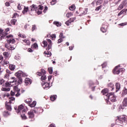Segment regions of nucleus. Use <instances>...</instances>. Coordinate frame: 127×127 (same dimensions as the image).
<instances>
[{
  "mask_svg": "<svg viewBox=\"0 0 127 127\" xmlns=\"http://www.w3.org/2000/svg\"><path fill=\"white\" fill-rule=\"evenodd\" d=\"M1 90L5 91V92H8V91H10V88H2Z\"/></svg>",
  "mask_w": 127,
  "mask_h": 127,
  "instance_id": "obj_35",
  "label": "nucleus"
},
{
  "mask_svg": "<svg viewBox=\"0 0 127 127\" xmlns=\"http://www.w3.org/2000/svg\"><path fill=\"white\" fill-rule=\"evenodd\" d=\"M36 106V101H33L32 104H30L31 108H34Z\"/></svg>",
  "mask_w": 127,
  "mask_h": 127,
  "instance_id": "obj_29",
  "label": "nucleus"
},
{
  "mask_svg": "<svg viewBox=\"0 0 127 127\" xmlns=\"http://www.w3.org/2000/svg\"><path fill=\"white\" fill-rule=\"evenodd\" d=\"M45 54H46L47 55H49V56H51V55H52V54H51V52L50 51H48L47 52H46V51H45L44 52Z\"/></svg>",
  "mask_w": 127,
  "mask_h": 127,
  "instance_id": "obj_42",
  "label": "nucleus"
},
{
  "mask_svg": "<svg viewBox=\"0 0 127 127\" xmlns=\"http://www.w3.org/2000/svg\"><path fill=\"white\" fill-rule=\"evenodd\" d=\"M107 66V63H104L102 64V69H104Z\"/></svg>",
  "mask_w": 127,
  "mask_h": 127,
  "instance_id": "obj_50",
  "label": "nucleus"
},
{
  "mask_svg": "<svg viewBox=\"0 0 127 127\" xmlns=\"http://www.w3.org/2000/svg\"><path fill=\"white\" fill-rule=\"evenodd\" d=\"M17 8L18 9H21V5H20V4H18V6H17Z\"/></svg>",
  "mask_w": 127,
  "mask_h": 127,
  "instance_id": "obj_63",
  "label": "nucleus"
},
{
  "mask_svg": "<svg viewBox=\"0 0 127 127\" xmlns=\"http://www.w3.org/2000/svg\"><path fill=\"white\" fill-rule=\"evenodd\" d=\"M125 3H126V1H122V3L119 6L118 9H119V10H121V9H123L124 8Z\"/></svg>",
  "mask_w": 127,
  "mask_h": 127,
  "instance_id": "obj_13",
  "label": "nucleus"
},
{
  "mask_svg": "<svg viewBox=\"0 0 127 127\" xmlns=\"http://www.w3.org/2000/svg\"><path fill=\"white\" fill-rule=\"evenodd\" d=\"M60 38H62L63 39V38H65V36H63V33H61V34H60L59 36Z\"/></svg>",
  "mask_w": 127,
  "mask_h": 127,
  "instance_id": "obj_49",
  "label": "nucleus"
},
{
  "mask_svg": "<svg viewBox=\"0 0 127 127\" xmlns=\"http://www.w3.org/2000/svg\"><path fill=\"white\" fill-rule=\"evenodd\" d=\"M36 29V25H32V31H34Z\"/></svg>",
  "mask_w": 127,
  "mask_h": 127,
  "instance_id": "obj_46",
  "label": "nucleus"
},
{
  "mask_svg": "<svg viewBox=\"0 0 127 127\" xmlns=\"http://www.w3.org/2000/svg\"><path fill=\"white\" fill-rule=\"evenodd\" d=\"M108 87H109V88H111V91H113L114 89H115V85H114V84L112 83H110L108 84Z\"/></svg>",
  "mask_w": 127,
  "mask_h": 127,
  "instance_id": "obj_21",
  "label": "nucleus"
},
{
  "mask_svg": "<svg viewBox=\"0 0 127 127\" xmlns=\"http://www.w3.org/2000/svg\"><path fill=\"white\" fill-rule=\"evenodd\" d=\"M14 100H15V98L13 97H10V100L8 103L10 104V103H11V101H14Z\"/></svg>",
  "mask_w": 127,
  "mask_h": 127,
  "instance_id": "obj_52",
  "label": "nucleus"
},
{
  "mask_svg": "<svg viewBox=\"0 0 127 127\" xmlns=\"http://www.w3.org/2000/svg\"><path fill=\"white\" fill-rule=\"evenodd\" d=\"M31 48H35V49H36L38 48V45H37L36 43H35L32 45Z\"/></svg>",
  "mask_w": 127,
  "mask_h": 127,
  "instance_id": "obj_31",
  "label": "nucleus"
},
{
  "mask_svg": "<svg viewBox=\"0 0 127 127\" xmlns=\"http://www.w3.org/2000/svg\"><path fill=\"white\" fill-rule=\"evenodd\" d=\"M106 97H107V98L106 99L107 101H109V100H110V101L113 103L117 101L116 96L114 95V93L113 92L110 93V94L106 95Z\"/></svg>",
  "mask_w": 127,
  "mask_h": 127,
  "instance_id": "obj_2",
  "label": "nucleus"
},
{
  "mask_svg": "<svg viewBox=\"0 0 127 127\" xmlns=\"http://www.w3.org/2000/svg\"><path fill=\"white\" fill-rule=\"evenodd\" d=\"M7 41L8 44H10V43L11 44H14V43H15V40L14 39H10L9 40H8Z\"/></svg>",
  "mask_w": 127,
  "mask_h": 127,
  "instance_id": "obj_17",
  "label": "nucleus"
},
{
  "mask_svg": "<svg viewBox=\"0 0 127 127\" xmlns=\"http://www.w3.org/2000/svg\"><path fill=\"white\" fill-rule=\"evenodd\" d=\"M127 94V89L126 87H124L122 92V96H126Z\"/></svg>",
  "mask_w": 127,
  "mask_h": 127,
  "instance_id": "obj_22",
  "label": "nucleus"
},
{
  "mask_svg": "<svg viewBox=\"0 0 127 127\" xmlns=\"http://www.w3.org/2000/svg\"><path fill=\"white\" fill-rule=\"evenodd\" d=\"M7 34V33H4V34H2V36L0 35L1 39H3V38H4L5 36H6Z\"/></svg>",
  "mask_w": 127,
  "mask_h": 127,
  "instance_id": "obj_41",
  "label": "nucleus"
},
{
  "mask_svg": "<svg viewBox=\"0 0 127 127\" xmlns=\"http://www.w3.org/2000/svg\"><path fill=\"white\" fill-rule=\"evenodd\" d=\"M14 109L16 112V113H19L20 112H22V113H25L26 112V109H24V106H23L22 105H20L18 107V108L14 107Z\"/></svg>",
  "mask_w": 127,
  "mask_h": 127,
  "instance_id": "obj_4",
  "label": "nucleus"
},
{
  "mask_svg": "<svg viewBox=\"0 0 127 127\" xmlns=\"http://www.w3.org/2000/svg\"><path fill=\"white\" fill-rule=\"evenodd\" d=\"M41 73H42L43 75H45L46 74V71H45V70H44V69H41Z\"/></svg>",
  "mask_w": 127,
  "mask_h": 127,
  "instance_id": "obj_44",
  "label": "nucleus"
},
{
  "mask_svg": "<svg viewBox=\"0 0 127 127\" xmlns=\"http://www.w3.org/2000/svg\"><path fill=\"white\" fill-rule=\"evenodd\" d=\"M9 104L10 103H9V102L8 103H7V102H5L6 110L10 112L11 111V106H10V104Z\"/></svg>",
  "mask_w": 127,
  "mask_h": 127,
  "instance_id": "obj_12",
  "label": "nucleus"
},
{
  "mask_svg": "<svg viewBox=\"0 0 127 127\" xmlns=\"http://www.w3.org/2000/svg\"><path fill=\"white\" fill-rule=\"evenodd\" d=\"M48 70L49 71V72L50 73V74H52V73H53V68L52 67H49L48 68Z\"/></svg>",
  "mask_w": 127,
  "mask_h": 127,
  "instance_id": "obj_34",
  "label": "nucleus"
},
{
  "mask_svg": "<svg viewBox=\"0 0 127 127\" xmlns=\"http://www.w3.org/2000/svg\"><path fill=\"white\" fill-rule=\"evenodd\" d=\"M4 65H9V62L6 60H4L3 65L4 66Z\"/></svg>",
  "mask_w": 127,
  "mask_h": 127,
  "instance_id": "obj_36",
  "label": "nucleus"
},
{
  "mask_svg": "<svg viewBox=\"0 0 127 127\" xmlns=\"http://www.w3.org/2000/svg\"><path fill=\"white\" fill-rule=\"evenodd\" d=\"M56 98H57V95H52L51 96V100L53 101L54 102V101H55Z\"/></svg>",
  "mask_w": 127,
  "mask_h": 127,
  "instance_id": "obj_28",
  "label": "nucleus"
},
{
  "mask_svg": "<svg viewBox=\"0 0 127 127\" xmlns=\"http://www.w3.org/2000/svg\"><path fill=\"white\" fill-rule=\"evenodd\" d=\"M79 10H80V12H81L82 10L83 11V12H82V13L81 14V15H83V14L85 15V14H87V12H88V8H85V9H83V8H79Z\"/></svg>",
  "mask_w": 127,
  "mask_h": 127,
  "instance_id": "obj_11",
  "label": "nucleus"
},
{
  "mask_svg": "<svg viewBox=\"0 0 127 127\" xmlns=\"http://www.w3.org/2000/svg\"><path fill=\"white\" fill-rule=\"evenodd\" d=\"M15 75L18 77V78H20V77H25V76H26V74L24 73L22 71L19 70L15 73Z\"/></svg>",
  "mask_w": 127,
  "mask_h": 127,
  "instance_id": "obj_5",
  "label": "nucleus"
},
{
  "mask_svg": "<svg viewBox=\"0 0 127 127\" xmlns=\"http://www.w3.org/2000/svg\"><path fill=\"white\" fill-rule=\"evenodd\" d=\"M30 8H31V11H33L37 9V6H36V5L35 4H33L32 6H30Z\"/></svg>",
  "mask_w": 127,
  "mask_h": 127,
  "instance_id": "obj_15",
  "label": "nucleus"
},
{
  "mask_svg": "<svg viewBox=\"0 0 127 127\" xmlns=\"http://www.w3.org/2000/svg\"><path fill=\"white\" fill-rule=\"evenodd\" d=\"M10 113H9L8 112H7V111H4L3 113V117H8V116H10Z\"/></svg>",
  "mask_w": 127,
  "mask_h": 127,
  "instance_id": "obj_24",
  "label": "nucleus"
},
{
  "mask_svg": "<svg viewBox=\"0 0 127 127\" xmlns=\"http://www.w3.org/2000/svg\"><path fill=\"white\" fill-rule=\"evenodd\" d=\"M28 116L29 119H33L34 118V113L33 110H31L28 113Z\"/></svg>",
  "mask_w": 127,
  "mask_h": 127,
  "instance_id": "obj_8",
  "label": "nucleus"
},
{
  "mask_svg": "<svg viewBox=\"0 0 127 127\" xmlns=\"http://www.w3.org/2000/svg\"><path fill=\"white\" fill-rule=\"evenodd\" d=\"M39 9L42 10V9H43V6H42L41 5H39Z\"/></svg>",
  "mask_w": 127,
  "mask_h": 127,
  "instance_id": "obj_62",
  "label": "nucleus"
},
{
  "mask_svg": "<svg viewBox=\"0 0 127 127\" xmlns=\"http://www.w3.org/2000/svg\"><path fill=\"white\" fill-rule=\"evenodd\" d=\"M25 103H26V104H30V103H31V102H32V99L29 98L27 100H25Z\"/></svg>",
  "mask_w": 127,
  "mask_h": 127,
  "instance_id": "obj_33",
  "label": "nucleus"
},
{
  "mask_svg": "<svg viewBox=\"0 0 127 127\" xmlns=\"http://www.w3.org/2000/svg\"><path fill=\"white\" fill-rule=\"evenodd\" d=\"M4 77H5V78H8V77H9V74L6 73V74L5 75Z\"/></svg>",
  "mask_w": 127,
  "mask_h": 127,
  "instance_id": "obj_64",
  "label": "nucleus"
},
{
  "mask_svg": "<svg viewBox=\"0 0 127 127\" xmlns=\"http://www.w3.org/2000/svg\"><path fill=\"white\" fill-rule=\"evenodd\" d=\"M127 9H123L122 11H121L118 14V16H120L121 15H122V14H123V13H124V12H126V13H127Z\"/></svg>",
  "mask_w": 127,
  "mask_h": 127,
  "instance_id": "obj_20",
  "label": "nucleus"
},
{
  "mask_svg": "<svg viewBox=\"0 0 127 127\" xmlns=\"http://www.w3.org/2000/svg\"><path fill=\"white\" fill-rule=\"evenodd\" d=\"M3 55L4 56L5 58H8V57H9V53L7 52H4Z\"/></svg>",
  "mask_w": 127,
  "mask_h": 127,
  "instance_id": "obj_23",
  "label": "nucleus"
},
{
  "mask_svg": "<svg viewBox=\"0 0 127 127\" xmlns=\"http://www.w3.org/2000/svg\"><path fill=\"white\" fill-rule=\"evenodd\" d=\"M41 80L42 82H44L46 80V75L45 74H43L41 77Z\"/></svg>",
  "mask_w": 127,
  "mask_h": 127,
  "instance_id": "obj_25",
  "label": "nucleus"
},
{
  "mask_svg": "<svg viewBox=\"0 0 127 127\" xmlns=\"http://www.w3.org/2000/svg\"><path fill=\"white\" fill-rule=\"evenodd\" d=\"M37 75H38V76H42L43 74L42 72H37Z\"/></svg>",
  "mask_w": 127,
  "mask_h": 127,
  "instance_id": "obj_59",
  "label": "nucleus"
},
{
  "mask_svg": "<svg viewBox=\"0 0 127 127\" xmlns=\"http://www.w3.org/2000/svg\"><path fill=\"white\" fill-rule=\"evenodd\" d=\"M13 90L15 93H17L15 96L16 97H19L20 96V94L19 93V92H20V89L18 88L17 86H14L13 87Z\"/></svg>",
  "mask_w": 127,
  "mask_h": 127,
  "instance_id": "obj_7",
  "label": "nucleus"
},
{
  "mask_svg": "<svg viewBox=\"0 0 127 127\" xmlns=\"http://www.w3.org/2000/svg\"><path fill=\"white\" fill-rule=\"evenodd\" d=\"M116 92H118V91H120V89H121V84H120V83H116Z\"/></svg>",
  "mask_w": 127,
  "mask_h": 127,
  "instance_id": "obj_16",
  "label": "nucleus"
},
{
  "mask_svg": "<svg viewBox=\"0 0 127 127\" xmlns=\"http://www.w3.org/2000/svg\"><path fill=\"white\" fill-rule=\"evenodd\" d=\"M54 24H55V25H56V26H58V27L62 25V24L59 22H54Z\"/></svg>",
  "mask_w": 127,
  "mask_h": 127,
  "instance_id": "obj_27",
  "label": "nucleus"
},
{
  "mask_svg": "<svg viewBox=\"0 0 127 127\" xmlns=\"http://www.w3.org/2000/svg\"><path fill=\"white\" fill-rule=\"evenodd\" d=\"M101 8H102V5H100V6L97 7L95 9V10H96V11H98L100 10V9H101Z\"/></svg>",
  "mask_w": 127,
  "mask_h": 127,
  "instance_id": "obj_53",
  "label": "nucleus"
},
{
  "mask_svg": "<svg viewBox=\"0 0 127 127\" xmlns=\"http://www.w3.org/2000/svg\"><path fill=\"white\" fill-rule=\"evenodd\" d=\"M9 86H10V84H9L8 82H6L5 83V87H6V88H7V87H9Z\"/></svg>",
  "mask_w": 127,
  "mask_h": 127,
  "instance_id": "obj_55",
  "label": "nucleus"
},
{
  "mask_svg": "<svg viewBox=\"0 0 127 127\" xmlns=\"http://www.w3.org/2000/svg\"><path fill=\"white\" fill-rule=\"evenodd\" d=\"M12 80H13L12 81L10 82V83H14V82H15V83H16L17 80H16V78L15 77H11Z\"/></svg>",
  "mask_w": 127,
  "mask_h": 127,
  "instance_id": "obj_45",
  "label": "nucleus"
},
{
  "mask_svg": "<svg viewBox=\"0 0 127 127\" xmlns=\"http://www.w3.org/2000/svg\"><path fill=\"white\" fill-rule=\"evenodd\" d=\"M102 4V2L100 0H98L96 2V5Z\"/></svg>",
  "mask_w": 127,
  "mask_h": 127,
  "instance_id": "obj_58",
  "label": "nucleus"
},
{
  "mask_svg": "<svg viewBox=\"0 0 127 127\" xmlns=\"http://www.w3.org/2000/svg\"><path fill=\"white\" fill-rule=\"evenodd\" d=\"M27 51H28V52H30V53L33 52V50H32V49H31V48L28 49Z\"/></svg>",
  "mask_w": 127,
  "mask_h": 127,
  "instance_id": "obj_61",
  "label": "nucleus"
},
{
  "mask_svg": "<svg viewBox=\"0 0 127 127\" xmlns=\"http://www.w3.org/2000/svg\"><path fill=\"white\" fill-rule=\"evenodd\" d=\"M75 8H76V7H75V5L74 4H72L71 6L69 7V9L72 11L74 10Z\"/></svg>",
  "mask_w": 127,
  "mask_h": 127,
  "instance_id": "obj_30",
  "label": "nucleus"
},
{
  "mask_svg": "<svg viewBox=\"0 0 127 127\" xmlns=\"http://www.w3.org/2000/svg\"><path fill=\"white\" fill-rule=\"evenodd\" d=\"M115 123L116 125L118 126H123V125H126L127 123V117L125 115H122L120 116L119 118H118Z\"/></svg>",
  "mask_w": 127,
  "mask_h": 127,
  "instance_id": "obj_1",
  "label": "nucleus"
},
{
  "mask_svg": "<svg viewBox=\"0 0 127 127\" xmlns=\"http://www.w3.org/2000/svg\"><path fill=\"white\" fill-rule=\"evenodd\" d=\"M25 83L26 85H30L31 84V80L28 78L25 79Z\"/></svg>",
  "mask_w": 127,
  "mask_h": 127,
  "instance_id": "obj_14",
  "label": "nucleus"
},
{
  "mask_svg": "<svg viewBox=\"0 0 127 127\" xmlns=\"http://www.w3.org/2000/svg\"><path fill=\"white\" fill-rule=\"evenodd\" d=\"M37 111H38V108H35L33 110V113H35V114H36L37 113Z\"/></svg>",
  "mask_w": 127,
  "mask_h": 127,
  "instance_id": "obj_51",
  "label": "nucleus"
},
{
  "mask_svg": "<svg viewBox=\"0 0 127 127\" xmlns=\"http://www.w3.org/2000/svg\"><path fill=\"white\" fill-rule=\"evenodd\" d=\"M43 44H44V47H47V46L48 45V43L46 41H43Z\"/></svg>",
  "mask_w": 127,
  "mask_h": 127,
  "instance_id": "obj_43",
  "label": "nucleus"
},
{
  "mask_svg": "<svg viewBox=\"0 0 127 127\" xmlns=\"http://www.w3.org/2000/svg\"><path fill=\"white\" fill-rule=\"evenodd\" d=\"M3 83H4V80H3V79L0 80V85H2V84H3Z\"/></svg>",
  "mask_w": 127,
  "mask_h": 127,
  "instance_id": "obj_60",
  "label": "nucleus"
},
{
  "mask_svg": "<svg viewBox=\"0 0 127 127\" xmlns=\"http://www.w3.org/2000/svg\"><path fill=\"white\" fill-rule=\"evenodd\" d=\"M72 15H73V13H72L71 12H68L66 14V17H70V16H72Z\"/></svg>",
  "mask_w": 127,
  "mask_h": 127,
  "instance_id": "obj_38",
  "label": "nucleus"
},
{
  "mask_svg": "<svg viewBox=\"0 0 127 127\" xmlns=\"http://www.w3.org/2000/svg\"><path fill=\"white\" fill-rule=\"evenodd\" d=\"M21 117L22 119V120H26L27 119V117H26V116H25V114L23 113V115H21Z\"/></svg>",
  "mask_w": 127,
  "mask_h": 127,
  "instance_id": "obj_40",
  "label": "nucleus"
},
{
  "mask_svg": "<svg viewBox=\"0 0 127 127\" xmlns=\"http://www.w3.org/2000/svg\"><path fill=\"white\" fill-rule=\"evenodd\" d=\"M61 42H63V39L60 38L58 41V43H61Z\"/></svg>",
  "mask_w": 127,
  "mask_h": 127,
  "instance_id": "obj_54",
  "label": "nucleus"
},
{
  "mask_svg": "<svg viewBox=\"0 0 127 127\" xmlns=\"http://www.w3.org/2000/svg\"><path fill=\"white\" fill-rule=\"evenodd\" d=\"M121 67L120 65H118L115 67V68L113 69V72L114 74L116 75H119L121 72H123L124 71V68H119Z\"/></svg>",
  "mask_w": 127,
  "mask_h": 127,
  "instance_id": "obj_3",
  "label": "nucleus"
},
{
  "mask_svg": "<svg viewBox=\"0 0 127 127\" xmlns=\"http://www.w3.org/2000/svg\"><path fill=\"white\" fill-rule=\"evenodd\" d=\"M47 40L49 44L48 46V50H49L50 49H51L52 47V41H51V40L49 39H47Z\"/></svg>",
  "mask_w": 127,
  "mask_h": 127,
  "instance_id": "obj_10",
  "label": "nucleus"
},
{
  "mask_svg": "<svg viewBox=\"0 0 127 127\" xmlns=\"http://www.w3.org/2000/svg\"><path fill=\"white\" fill-rule=\"evenodd\" d=\"M56 3V0H52V1L51 2V4L52 5H54Z\"/></svg>",
  "mask_w": 127,
  "mask_h": 127,
  "instance_id": "obj_47",
  "label": "nucleus"
},
{
  "mask_svg": "<svg viewBox=\"0 0 127 127\" xmlns=\"http://www.w3.org/2000/svg\"><path fill=\"white\" fill-rule=\"evenodd\" d=\"M16 21H17V20L15 19H13L11 20V24H13V25H15V23H16Z\"/></svg>",
  "mask_w": 127,
  "mask_h": 127,
  "instance_id": "obj_37",
  "label": "nucleus"
},
{
  "mask_svg": "<svg viewBox=\"0 0 127 127\" xmlns=\"http://www.w3.org/2000/svg\"><path fill=\"white\" fill-rule=\"evenodd\" d=\"M28 11V7H25L24 8V10H23L22 12L23 14H25V13H26Z\"/></svg>",
  "mask_w": 127,
  "mask_h": 127,
  "instance_id": "obj_32",
  "label": "nucleus"
},
{
  "mask_svg": "<svg viewBox=\"0 0 127 127\" xmlns=\"http://www.w3.org/2000/svg\"><path fill=\"white\" fill-rule=\"evenodd\" d=\"M15 92H13L12 91H11V92H10V95L11 96H14V95H15Z\"/></svg>",
  "mask_w": 127,
  "mask_h": 127,
  "instance_id": "obj_57",
  "label": "nucleus"
},
{
  "mask_svg": "<svg viewBox=\"0 0 127 127\" xmlns=\"http://www.w3.org/2000/svg\"><path fill=\"white\" fill-rule=\"evenodd\" d=\"M9 69L11 71H13L15 69V65L14 64H9Z\"/></svg>",
  "mask_w": 127,
  "mask_h": 127,
  "instance_id": "obj_19",
  "label": "nucleus"
},
{
  "mask_svg": "<svg viewBox=\"0 0 127 127\" xmlns=\"http://www.w3.org/2000/svg\"><path fill=\"white\" fill-rule=\"evenodd\" d=\"M65 24H66V25H67L68 26H69V25H70V24H71V22L70 21V20H68V21H67L65 22Z\"/></svg>",
  "mask_w": 127,
  "mask_h": 127,
  "instance_id": "obj_48",
  "label": "nucleus"
},
{
  "mask_svg": "<svg viewBox=\"0 0 127 127\" xmlns=\"http://www.w3.org/2000/svg\"><path fill=\"white\" fill-rule=\"evenodd\" d=\"M108 92H109V90H108L107 88H105L102 90L101 93L105 95V98L107 99V96H106V95H111V93H108Z\"/></svg>",
  "mask_w": 127,
  "mask_h": 127,
  "instance_id": "obj_9",
  "label": "nucleus"
},
{
  "mask_svg": "<svg viewBox=\"0 0 127 127\" xmlns=\"http://www.w3.org/2000/svg\"><path fill=\"white\" fill-rule=\"evenodd\" d=\"M101 31H102L103 33L107 32V29H106L105 27H102L101 28Z\"/></svg>",
  "mask_w": 127,
  "mask_h": 127,
  "instance_id": "obj_39",
  "label": "nucleus"
},
{
  "mask_svg": "<svg viewBox=\"0 0 127 127\" xmlns=\"http://www.w3.org/2000/svg\"><path fill=\"white\" fill-rule=\"evenodd\" d=\"M23 42H24L26 45H30V42H29V40L25 39L23 40Z\"/></svg>",
  "mask_w": 127,
  "mask_h": 127,
  "instance_id": "obj_26",
  "label": "nucleus"
},
{
  "mask_svg": "<svg viewBox=\"0 0 127 127\" xmlns=\"http://www.w3.org/2000/svg\"><path fill=\"white\" fill-rule=\"evenodd\" d=\"M42 86L44 90H48L50 88V85L48 82H44L42 83Z\"/></svg>",
  "mask_w": 127,
  "mask_h": 127,
  "instance_id": "obj_6",
  "label": "nucleus"
},
{
  "mask_svg": "<svg viewBox=\"0 0 127 127\" xmlns=\"http://www.w3.org/2000/svg\"><path fill=\"white\" fill-rule=\"evenodd\" d=\"M123 107L127 106V97H126L124 98L123 102Z\"/></svg>",
  "mask_w": 127,
  "mask_h": 127,
  "instance_id": "obj_18",
  "label": "nucleus"
},
{
  "mask_svg": "<svg viewBox=\"0 0 127 127\" xmlns=\"http://www.w3.org/2000/svg\"><path fill=\"white\" fill-rule=\"evenodd\" d=\"M76 19V18H71L69 19V21L71 22H73L74 20H75Z\"/></svg>",
  "mask_w": 127,
  "mask_h": 127,
  "instance_id": "obj_56",
  "label": "nucleus"
}]
</instances>
